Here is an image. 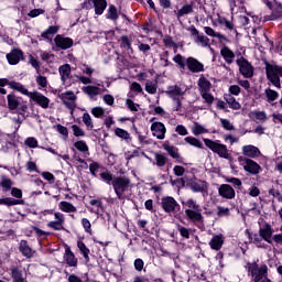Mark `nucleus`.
Returning <instances> with one entry per match:
<instances>
[{
    "instance_id": "1",
    "label": "nucleus",
    "mask_w": 282,
    "mask_h": 282,
    "mask_svg": "<svg viewBox=\"0 0 282 282\" xmlns=\"http://www.w3.org/2000/svg\"><path fill=\"white\" fill-rule=\"evenodd\" d=\"M267 78L270 83L281 89V78H282V65L276 64V62H264Z\"/></svg>"
},
{
    "instance_id": "2",
    "label": "nucleus",
    "mask_w": 282,
    "mask_h": 282,
    "mask_svg": "<svg viewBox=\"0 0 282 282\" xmlns=\"http://www.w3.org/2000/svg\"><path fill=\"white\" fill-rule=\"evenodd\" d=\"M247 270L248 272L251 274V279L254 282H272V280H270L268 278V265L262 264L261 267H259V264H257V262H252V263H247Z\"/></svg>"
},
{
    "instance_id": "3",
    "label": "nucleus",
    "mask_w": 282,
    "mask_h": 282,
    "mask_svg": "<svg viewBox=\"0 0 282 282\" xmlns=\"http://www.w3.org/2000/svg\"><path fill=\"white\" fill-rule=\"evenodd\" d=\"M130 184H131V180L127 176H116L112 180L111 185L113 187V191L118 199H127L124 192L127 191V188H129Z\"/></svg>"
},
{
    "instance_id": "4",
    "label": "nucleus",
    "mask_w": 282,
    "mask_h": 282,
    "mask_svg": "<svg viewBox=\"0 0 282 282\" xmlns=\"http://www.w3.org/2000/svg\"><path fill=\"white\" fill-rule=\"evenodd\" d=\"M184 206L187 207L185 209V215L191 221H204V216H202V207L197 203L189 198L187 202L184 203Z\"/></svg>"
},
{
    "instance_id": "5",
    "label": "nucleus",
    "mask_w": 282,
    "mask_h": 282,
    "mask_svg": "<svg viewBox=\"0 0 282 282\" xmlns=\"http://www.w3.org/2000/svg\"><path fill=\"white\" fill-rule=\"evenodd\" d=\"M205 147L210 149L214 153H217L219 158H228V148L225 144L219 143V141H213L210 139H204Z\"/></svg>"
},
{
    "instance_id": "6",
    "label": "nucleus",
    "mask_w": 282,
    "mask_h": 282,
    "mask_svg": "<svg viewBox=\"0 0 282 282\" xmlns=\"http://www.w3.org/2000/svg\"><path fill=\"white\" fill-rule=\"evenodd\" d=\"M59 98L63 105H65V107L69 109L70 115L74 116V111H76V100H78V97L76 96V94H74V91L72 90H67L62 95H59Z\"/></svg>"
},
{
    "instance_id": "7",
    "label": "nucleus",
    "mask_w": 282,
    "mask_h": 282,
    "mask_svg": "<svg viewBox=\"0 0 282 282\" xmlns=\"http://www.w3.org/2000/svg\"><path fill=\"white\" fill-rule=\"evenodd\" d=\"M161 206L165 213H177L180 205L177 200L171 196H165L161 199Z\"/></svg>"
},
{
    "instance_id": "8",
    "label": "nucleus",
    "mask_w": 282,
    "mask_h": 282,
    "mask_svg": "<svg viewBox=\"0 0 282 282\" xmlns=\"http://www.w3.org/2000/svg\"><path fill=\"white\" fill-rule=\"evenodd\" d=\"M6 85L15 91H19L20 94H23V96H30V91L25 86H23V84L18 82H8L7 78H0V87H6Z\"/></svg>"
},
{
    "instance_id": "9",
    "label": "nucleus",
    "mask_w": 282,
    "mask_h": 282,
    "mask_svg": "<svg viewBox=\"0 0 282 282\" xmlns=\"http://www.w3.org/2000/svg\"><path fill=\"white\" fill-rule=\"evenodd\" d=\"M237 65L242 76H245V78H252V76H254V70L252 69V65H250L246 61V58L241 57L237 59Z\"/></svg>"
},
{
    "instance_id": "10",
    "label": "nucleus",
    "mask_w": 282,
    "mask_h": 282,
    "mask_svg": "<svg viewBox=\"0 0 282 282\" xmlns=\"http://www.w3.org/2000/svg\"><path fill=\"white\" fill-rule=\"evenodd\" d=\"M28 97L42 107V109H47L50 107V98L39 91L30 93Z\"/></svg>"
},
{
    "instance_id": "11",
    "label": "nucleus",
    "mask_w": 282,
    "mask_h": 282,
    "mask_svg": "<svg viewBox=\"0 0 282 282\" xmlns=\"http://www.w3.org/2000/svg\"><path fill=\"white\" fill-rule=\"evenodd\" d=\"M188 30L192 36L194 37L195 43H199L202 47L210 46V39H208V36L204 34H199V31L195 26H192Z\"/></svg>"
},
{
    "instance_id": "12",
    "label": "nucleus",
    "mask_w": 282,
    "mask_h": 282,
    "mask_svg": "<svg viewBox=\"0 0 282 282\" xmlns=\"http://www.w3.org/2000/svg\"><path fill=\"white\" fill-rule=\"evenodd\" d=\"M186 65L189 72L193 74H199V72H204V64L197 61L195 57H187Z\"/></svg>"
},
{
    "instance_id": "13",
    "label": "nucleus",
    "mask_w": 282,
    "mask_h": 282,
    "mask_svg": "<svg viewBox=\"0 0 282 282\" xmlns=\"http://www.w3.org/2000/svg\"><path fill=\"white\" fill-rule=\"evenodd\" d=\"M152 134L158 138V140H164L166 135V127L162 122H153L151 126Z\"/></svg>"
},
{
    "instance_id": "14",
    "label": "nucleus",
    "mask_w": 282,
    "mask_h": 282,
    "mask_svg": "<svg viewBox=\"0 0 282 282\" xmlns=\"http://www.w3.org/2000/svg\"><path fill=\"white\" fill-rule=\"evenodd\" d=\"M54 43L56 47H59V50H69V47L74 45V40L65 37L63 35H56L54 39Z\"/></svg>"
},
{
    "instance_id": "15",
    "label": "nucleus",
    "mask_w": 282,
    "mask_h": 282,
    "mask_svg": "<svg viewBox=\"0 0 282 282\" xmlns=\"http://www.w3.org/2000/svg\"><path fill=\"white\" fill-rule=\"evenodd\" d=\"M218 194L220 197H224V199H235V188L230 186L229 184H223L218 188Z\"/></svg>"
},
{
    "instance_id": "16",
    "label": "nucleus",
    "mask_w": 282,
    "mask_h": 282,
    "mask_svg": "<svg viewBox=\"0 0 282 282\" xmlns=\"http://www.w3.org/2000/svg\"><path fill=\"white\" fill-rule=\"evenodd\" d=\"M189 187L193 193H208V183L206 181H192Z\"/></svg>"
},
{
    "instance_id": "17",
    "label": "nucleus",
    "mask_w": 282,
    "mask_h": 282,
    "mask_svg": "<svg viewBox=\"0 0 282 282\" xmlns=\"http://www.w3.org/2000/svg\"><path fill=\"white\" fill-rule=\"evenodd\" d=\"M166 96L172 98L173 100H180L182 96L186 94V91L182 90L180 86H169L167 90H165Z\"/></svg>"
},
{
    "instance_id": "18",
    "label": "nucleus",
    "mask_w": 282,
    "mask_h": 282,
    "mask_svg": "<svg viewBox=\"0 0 282 282\" xmlns=\"http://www.w3.org/2000/svg\"><path fill=\"white\" fill-rule=\"evenodd\" d=\"M259 235H261L262 239L267 241V243H272V235H274V229L270 224H265L259 229Z\"/></svg>"
},
{
    "instance_id": "19",
    "label": "nucleus",
    "mask_w": 282,
    "mask_h": 282,
    "mask_svg": "<svg viewBox=\"0 0 282 282\" xmlns=\"http://www.w3.org/2000/svg\"><path fill=\"white\" fill-rule=\"evenodd\" d=\"M243 169L245 171H247V173H251L252 175H259L261 171V165L250 159H247L245 160Z\"/></svg>"
},
{
    "instance_id": "20",
    "label": "nucleus",
    "mask_w": 282,
    "mask_h": 282,
    "mask_svg": "<svg viewBox=\"0 0 282 282\" xmlns=\"http://www.w3.org/2000/svg\"><path fill=\"white\" fill-rule=\"evenodd\" d=\"M22 58H23V51L19 48H14L7 54V59L10 63V65H17Z\"/></svg>"
},
{
    "instance_id": "21",
    "label": "nucleus",
    "mask_w": 282,
    "mask_h": 282,
    "mask_svg": "<svg viewBox=\"0 0 282 282\" xmlns=\"http://www.w3.org/2000/svg\"><path fill=\"white\" fill-rule=\"evenodd\" d=\"M58 73L63 85H65V83L69 80V76H72V66L69 64H64L59 66Z\"/></svg>"
},
{
    "instance_id": "22",
    "label": "nucleus",
    "mask_w": 282,
    "mask_h": 282,
    "mask_svg": "<svg viewBox=\"0 0 282 282\" xmlns=\"http://www.w3.org/2000/svg\"><path fill=\"white\" fill-rule=\"evenodd\" d=\"M242 154L247 158H259L261 155V151L254 145H245L242 147Z\"/></svg>"
},
{
    "instance_id": "23",
    "label": "nucleus",
    "mask_w": 282,
    "mask_h": 282,
    "mask_svg": "<svg viewBox=\"0 0 282 282\" xmlns=\"http://www.w3.org/2000/svg\"><path fill=\"white\" fill-rule=\"evenodd\" d=\"M19 250L23 254V257H26V259H32V257H34V251L32 250V248H30V245H28L26 240L20 241Z\"/></svg>"
},
{
    "instance_id": "24",
    "label": "nucleus",
    "mask_w": 282,
    "mask_h": 282,
    "mask_svg": "<svg viewBox=\"0 0 282 282\" xmlns=\"http://www.w3.org/2000/svg\"><path fill=\"white\" fill-rule=\"evenodd\" d=\"M220 55L228 65H232V62L235 61V53L232 52V50H230V47L224 46L220 50Z\"/></svg>"
},
{
    "instance_id": "25",
    "label": "nucleus",
    "mask_w": 282,
    "mask_h": 282,
    "mask_svg": "<svg viewBox=\"0 0 282 282\" xmlns=\"http://www.w3.org/2000/svg\"><path fill=\"white\" fill-rule=\"evenodd\" d=\"M8 100V108L10 111H17L19 109V106L21 105V101L19 100V97L14 94H10L7 96Z\"/></svg>"
},
{
    "instance_id": "26",
    "label": "nucleus",
    "mask_w": 282,
    "mask_h": 282,
    "mask_svg": "<svg viewBox=\"0 0 282 282\" xmlns=\"http://www.w3.org/2000/svg\"><path fill=\"white\" fill-rule=\"evenodd\" d=\"M64 259L69 268H76L78 265V259H76V256H74V252L69 248L65 250Z\"/></svg>"
},
{
    "instance_id": "27",
    "label": "nucleus",
    "mask_w": 282,
    "mask_h": 282,
    "mask_svg": "<svg viewBox=\"0 0 282 282\" xmlns=\"http://www.w3.org/2000/svg\"><path fill=\"white\" fill-rule=\"evenodd\" d=\"M209 246L212 250H221V247L224 246V236L223 235L214 236L209 241Z\"/></svg>"
},
{
    "instance_id": "28",
    "label": "nucleus",
    "mask_w": 282,
    "mask_h": 282,
    "mask_svg": "<svg viewBox=\"0 0 282 282\" xmlns=\"http://www.w3.org/2000/svg\"><path fill=\"white\" fill-rule=\"evenodd\" d=\"M10 271L11 279H13V282H26L25 276H23V271L19 270V268L12 267Z\"/></svg>"
},
{
    "instance_id": "29",
    "label": "nucleus",
    "mask_w": 282,
    "mask_h": 282,
    "mask_svg": "<svg viewBox=\"0 0 282 282\" xmlns=\"http://www.w3.org/2000/svg\"><path fill=\"white\" fill-rule=\"evenodd\" d=\"M95 14H102L107 10V0H93Z\"/></svg>"
},
{
    "instance_id": "30",
    "label": "nucleus",
    "mask_w": 282,
    "mask_h": 282,
    "mask_svg": "<svg viewBox=\"0 0 282 282\" xmlns=\"http://www.w3.org/2000/svg\"><path fill=\"white\" fill-rule=\"evenodd\" d=\"M197 85L200 94L210 91V80L206 79V77L200 76V78L197 82Z\"/></svg>"
},
{
    "instance_id": "31",
    "label": "nucleus",
    "mask_w": 282,
    "mask_h": 282,
    "mask_svg": "<svg viewBox=\"0 0 282 282\" xmlns=\"http://www.w3.org/2000/svg\"><path fill=\"white\" fill-rule=\"evenodd\" d=\"M59 210H62L63 213H76V206H74L72 203L69 202H61L58 205Z\"/></svg>"
},
{
    "instance_id": "32",
    "label": "nucleus",
    "mask_w": 282,
    "mask_h": 282,
    "mask_svg": "<svg viewBox=\"0 0 282 282\" xmlns=\"http://www.w3.org/2000/svg\"><path fill=\"white\" fill-rule=\"evenodd\" d=\"M226 102L229 105L230 109H234L235 111H238V109H241V104L235 99L231 95H227L225 97Z\"/></svg>"
},
{
    "instance_id": "33",
    "label": "nucleus",
    "mask_w": 282,
    "mask_h": 282,
    "mask_svg": "<svg viewBox=\"0 0 282 282\" xmlns=\"http://www.w3.org/2000/svg\"><path fill=\"white\" fill-rule=\"evenodd\" d=\"M250 118H252L256 122H265V120H268L264 111H251Z\"/></svg>"
},
{
    "instance_id": "34",
    "label": "nucleus",
    "mask_w": 282,
    "mask_h": 282,
    "mask_svg": "<svg viewBox=\"0 0 282 282\" xmlns=\"http://www.w3.org/2000/svg\"><path fill=\"white\" fill-rule=\"evenodd\" d=\"M163 149L169 153V155H171V158H174V160H177L180 158V153L177 152V148H175V147H173L169 143H164Z\"/></svg>"
},
{
    "instance_id": "35",
    "label": "nucleus",
    "mask_w": 282,
    "mask_h": 282,
    "mask_svg": "<svg viewBox=\"0 0 282 282\" xmlns=\"http://www.w3.org/2000/svg\"><path fill=\"white\" fill-rule=\"evenodd\" d=\"M118 9L116 8V6L110 4L106 19H109L110 21H118Z\"/></svg>"
},
{
    "instance_id": "36",
    "label": "nucleus",
    "mask_w": 282,
    "mask_h": 282,
    "mask_svg": "<svg viewBox=\"0 0 282 282\" xmlns=\"http://www.w3.org/2000/svg\"><path fill=\"white\" fill-rule=\"evenodd\" d=\"M192 133L194 135H202L203 133H208V129L204 128V126L194 122V124L192 126Z\"/></svg>"
},
{
    "instance_id": "37",
    "label": "nucleus",
    "mask_w": 282,
    "mask_h": 282,
    "mask_svg": "<svg viewBox=\"0 0 282 282\" xmlns=\"http://www.w3.org/2000/svg\"><path fill=\"white\" fill-rule=\"evenodd\" d=\"M145 91L148 94H158V80H148L145 84Z\"/></svg>"
},
{
    "instance_id": "38",
    "label": "nucleus",
    "mask_w": 282,
    "mask_h": 282,
    "mask_svg": "<svg viewBox=\"0 0 282 282\" xmlns=\"http://www.w3.org/2000/svg\"><path fill=\"white\" fill-rule=\"evenodd\" d=\"M82 89L84 94H87L88 96H98V94H100V88L97 86H84Z\"/></svg>"
},
{
    "instance_id": "39",
    "label": "nucleus",
    "mask_w": 282,
    "mask_h": 282,
    "mask_svg": "<svg viewBox=\"0 0 282 282\" xmlns=\"http://www.w3.org/2000/svg\"><path fill=\"white\" fill-rule=\"evenodd\" d=\"M264 94L267 97V102H274V100L279 98V93L270 88L265 89Z\"/></svg>"
},
{
    "instance_id": "40",
    "label": "nucleus",
    "mask_w": 282,
    "mask_h": 282,
    "mask_svg": "<svg viewBox=\"0 0 282 282\" xmlns=\"http://www.w3.org/2000/svg\"><path fill=\"white\" fill-rule=\"evenodd\" d=\"M192 12H193V6L192 4H185L176 13V17H177V19H182V17H185V14H192Z\"/></svg>"
},
{
    "instance_id": "41",
    "label": "nucleus",
    "mask_w": 282,
    "mask_h": 282,
    "mask_svg": "<svg viewBox=\"0 0 282 282\" xmlns=\"http://www.w3.org/2000/svg\"><path fill=\"white\" fill-rule=\"evenodd\" d=\"M263 241L264 240L261 234L253 235L252 242L254 243V246H257V248H268V246Z\"/></svg>"
},
{
    "instance_id": "42",
    "label": "nucleus",
    "mask_w": 282,
    "mask_h": 282,
    "mask_svg": "<svg viewBox=\"0 0 282 282\" xmlns=\"http://www.w3.org/2000/svg\"><path fill=\"white\" fill-rule=\"evenodd\" d=\"M185 142L187 144H191L192 147H196V149H202L204 147V144L202 143L200 140H198L195 137H186L185 138Z\"/></svg>"
},
{
    "instance_id": "43",
    "label": "nucleus",
    "mask_w": 282,
    "mask_h": 282,
    "mask_svg": "<svg viewBox=\"0 0 282 282\" xmlns=\"http://www.w3.org/2000/svg\"><path fill=\"white\" fill-rule=\"evenodd\" d=\"M154 160H155V164L159 167L165 166L167 159L164 154H160L158 152L154 153Z\"/></svg>"
},
{
    "instance_id": "44",
    "label": "nucleus",
    "mask_w": 282,
    "mask_h": 282,
    "mask_svg": "<svg viewBox=\"0 0 282 282\" xmlns=\"http://www.w3.org/2000/svg\"><path fill=\"white\" fill-rule=\"evenodd\" d=\"M77 248L80 250L82 254L86 259V261H89V248L85 245L83 241L77 242Z\"/></svg>"
},
{
    "instance_id": "45",
    "label": "nucleus",
    "mask_w": 282,
    "mask_h": 282,
    "mask_svg": "<svg viewBox=\"0 0 282 282\" xmlns=\"http://www.w3.org/2000/svg\"><path fill=\"white\" fill-rule=\"evenodd\" d=\"M115 134H116L118 138H121V140H131V137L129 135V132H127V130H124V129L117 128V129L115 130Z\"/></svg>"
},
{
    "instance_id": "46",
    "label": "nucleus",
    "mask_w": 282,
    "mask_h": 282,
    "mask_svg": "<svg viewBox=\"0 0 282 282\" xmlns=\"http://www.w3.org/2000/svg\"><path fill=\"white\" fill-rule=\"evenodd\" d=\"M74 147L75 149H77V151H80L82 153H87V151H89V147L85 141H77L74 143Z\"/></svg>"
},
{
    "instance_id": "47",
    "label": "nucleus",
    "mask_w": 282,
    "mask_h": 282,
    "mask_svg": "<svg viewBox=\"0 0 282 282\" xmlns=\"http://www.w3.org/2000/svg\"><path fill=\"white\" fill-rule=\"evenodd\" d=\"M177 230H178L181 237H184L185 239H191V229H188L182 225H177Z\"/></svg>"
},
{
    "instance_id": "48",
    "label": "nucleus",
    "mask_w": 282,
    "mask_h": 282,
    "mask_svg": "<svg viewBox=\"0 0 282 282\" xmlns=\"http://www.w3.org/2000/svg\"><path fill=\"white\" fill-rule=\"evenodd\" d=\"M0 204H4V206H17L21 204V200L14 198H1Z\"/></svg>"
},
{
    "instance_id": "49",
    "label": "nucleus",
    "mask_w": 282,
    "mask_h": 282,
    "mask_svg": "<svg viewBox=\"0 0 282 282\" xmlns=\"http://www.w3.org/2000/svg\"><path fill=\"white\" fill-rule=\"evenodd\" d=\"M83 122L88 129H94V121L91 120V116L88 112L83 115Z\"/></svg>"
},
{
    "instance_id": "50",
    "label": "nucleus",
    "mask_w": 282,
    "mask_h": 282,
    "mask_svg": "<svg viewBox=\"0 0 282 282\" xmlns=\"http://www.w3.org/2000/svg\"><path fill=\"white\" fill-rule=\"evenodd\" d=\"M230 216V208L228 207H217V217H229Z\"/></svg>"
},
{
    "instance_id": "51",
    "label": "nucleus",
    "mask_w": 282,
    "mask_h": 282,
    "mask_svg": "<svg viewBox=\"0 0 282 282\" xmlns=\"http://www.w3.org/2000/svg\"><path fill=\"white\" fill-rule=\"evenodd\" d=\"M100 177L101 180H104V182H107L108 184H111V182L113 183V180L116 178L113 177V174L108 171L100 173Z\"/></svg>"
},
{
    "instance_id": "52",
    "label": "nucleus",
    "mask_w": 282,
    "mask_h": 282,
    "mask_svg": "<svg viewBox=\"0 0 282 282\" xmlns=\"http://www.w3.org/2000/svg\"><path fill=\"white\" fill-rule=\"evenodd\" d=\"M220 124L226 131H235V126L228 119H220Z\"/></svg>"
},
{
    "instance_id": "53",
    "label": "nucleus",
    "mask_w": 282,
    "mask_h": 282,
    "mask_svg": "<svg viewBox=\"0 0 282 282\" xmlns=\"http://www.w3.org/2000/svg\"><path fill=\"white\" fill-rule=\"evenodd\" d=\"M174 63H177L178 67L181 69H186V63H184V56L181 54H177L176 56L173 57Z\"/></svg>"
},
{
    "instance_id": "54",
    "label": "nucleus",
    "mask_w": 282,
    "mask_h": 282,
    "mask_svg": "<svg viewBox=\"0 0 282 282\" xmlns=\"http://www.w3.org/2000/svg\"><path fill=\"white\" fill-rule=\"evenodd\" d=\"M56 32H58V26H50L42 33V39H50V34H56Z\"/></svg>"
},
{
    "instance_id": "55",
    "label": "nucleus",
    "mask_w": 282,
    "mask_h": 282,
    "mask_svg": "<svg viewBox=\"0 0 282 282\" xmlns=\"http://www.w3.org/2000/svg\"><path fill=\"white\" fill-rule=\"evenodd\" d=\"M91 113L95 118H102L105 116V109L102 107H95L91 109Z\"/></svg>"
},
{
    "instance_id": "56",
    "label": "nucleus",
    "mask_w": 282,
    "mask_h": 282,
    "mask_svg": "<svg viewBox=\"0 0 282 282\" xmlns=\"http://www.w3.org/2000/svg\"><path fill=\"white\" fill-rule=\"evenodd\" d=\"M72 129H73V133L76 138L85 137V131H83V129L80 127H78L77 124L72 126Z\"/></svg>"
},
{
    "instance_id": "57",
    "label": "nucleus",
    "mask_w": 282,
    "mask_h": 282,
    "mask_svg": "<svg viewBox=\"0 0 282 282\" xmlns=\"http://www.w3.org/2000/svg\"><path fill=\"white\" fill-rule=\"evenodd\" d=\"M0 186L10 191L12 188V180L3 177L0 182Z\"/></svg>"
},
{
    "instance_id": "58",
    "label": "nucleus",
    "mask_w": 282,
    "mask_h": 282,
    "mask_svg": "<svg viewBox=\"0 0 282 282\" xmlns=\"http://www.w3.org/2000/svg\"><path fill=\"white\" fill-rule=\"evenodd\" d=\"M82 225H83V228L86 230V232L91 235V223L89 221V219L83 218L82 219Z\"/></svg>"
},
{
    "instance_id": "59",
    "label": "nucleus",
    "mask_w": 282,
    "mask_h": 282,
    "mask_svg": "<svg viewBox=\"0 0 282 282\" xmlns=\"http://www.w3.org/2000/svg\"><path fill=\"white\" fill-rule=\"evenodd\" d=\"M200 96L203 99H205V102H208V105H213L215 97H213V95H210L209 91L200 93Z\"/></svg>"
},
{
    "instance_id": "60",
    "label": "nucleus",
    "mask_w": 282,
    "mask_h": 282,
    "mask_svg": "<svg viewBox=\"0 0 282 282\" xmlns=\"http://www.w3.org/2000/svg\"><path fill=\"white\" fill-rule=\"evenodd\" d=\"M25 144L26 147H30V149H36V147H39V141L34 138H28L25 140Z\"/></svg>"
},
{
    "instance_id": "61",
    "label": "nucleus",
    "mask_w": 282,
    "mask_h": 282,
    "mask_svg": "<svg viewBox=\"0 0 282 282\" xmlns=\"http://www.w3.org/2000/svg\"><path fill=\"white\" fill-rule=\"evenodd\" d=\"M48 228H52L53 230H63V223L58 221H51L47 224Z\"/></svg>"
},
{
    "instance_id": "62",
    "label": "nucleus",
    "mask_w": 282,
    "mask_h": 282,
    "mask_svg": "<svg viewBox=\"0 0 282 282\" xmlns=\"http://www.w3.org/2000/svg\"><path fill=\"white\" fill-rule=\"evenodd\" d=\"M175 131H176V133H178V135H188V130L183 124H178L175 128Z\"/></svg>"
},
{
    "instance_id": "63",
    "label": "nucleus",
    "mask_w": 282,
    "mask_h": 282,
    "mask_svg": "<svg viewBox=\"0 0 282 282\" xmlns=\"http://www.w3.org/2000/svg\"><path fill=\"white\" fill-rule=\"evenodd\" d=\"M174 174L177 176V177H182V175H184L185 173V169L183 166H180V165H175L174 169Z\"/></svg>"
},
{
    "instance_id": "64",
    "label": "nucleus",
    "mask_w": 282,
    "mask_h": 282,
    "mask_svg": "<svg viewBox=\"0 0 282 282\" xmlns=\"http://www.w3.org/2000/svg\"><path fill=\"white\" fill-rule=\"evenodd\" d=\"M82 72H83V74H86V76H91V74H94V68H91L87 64H83Z\"/></svg>"
}]
</instances>
